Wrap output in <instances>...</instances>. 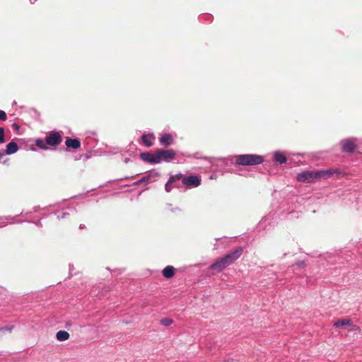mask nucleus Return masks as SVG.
<instances>
[{
	"instance_id": "nucleus-5",
	"label": "nucleus",
	"mask_w": 362,
	"mask_h": 362,
	"mask_svg": "<svg viewBox=\"0 0 362 362\" xmlns=\"http://www.w3.org/2000/svg\"><path fill=\"white\" fill-rule=\"evenodd\" d=\"M296 179L298 182H313L317 180V170L310 171L305 170L297 175Z\"/></svg>"
},
{
	"instance_id": "nucleus-17",
	"label": "nucleus",
	"mask_w": 362,
	"mask_h": 362,
	"mask_svg": "<svg viewBox=\"0 0 362 362\" xmlns=\"http://www.w3.org/2000/svg\"><path fill=\"white\" fill-rule=\"evenodd\" d=\"M274 158H275V160L279 162V163H284L286 161V156L283 153H279V152L275 153Z\"/></svg>"
},
{
	"instance_id": "nucleus-19",
	"label": "nucleus",
	"mask_w": 362,
	"mask_h": 362,
	"mask_svg": "<svg viewBox=\"0 0 362 362\" xmlns=\"http://www.w3.org/2000/svg\"><path fill=\"white\" fill-rule=\"evenodd\" d=\"M346 329L349 332L357 331V332H360V331H361L360 327L356 325H354L352 323L351 320L350 321V324L348 325V326H347V327H346Z\"/></svg>"
},
{
	"instance_id": "nucleus-26",
	"label": "nucleus",
	"mask_w": 362,
	"mask_h": 362,
	"mask_svg": "<svg viewBox=\"0 0 362 362\" xmlns=\"http://www.w3.org/2000/svg\"><path fill=\"white\" fill-rule=\"evenodd\" d=\"M4 156V154H2L1 152H0V159L1 158V157Z\"/></svg>"
},
{
	"instance_id": "nucleus-7",
	"label": "nucleus",
	"mask_w": 362,
	"mask_h": 362,
	"mask_svg": "<svg viewBox=\"0 0 362 362\" xmlns=\"http://www.w3.org/2000/svg\"><path fill=\"white\" fill-rule=\"evenodd\" d=\"M140 157L144 161L151 163H159V160L157 159L156 151L154 153L149 152L142 153H141Z\"/></svg>"
},
{
	"instance_id": "nucleus-6",
	"label": "nucleus",
	"mask_w": 362,
	"mask_h": 362,
	"mask_svg": "<svg viewBox=\"0 0 362 362\" xmlns=\"http://www.w3.org/2000/svg\"><path fill=\"white\" fill-rule=\"evenodd\" d=\"M180 180H182L183 185L187 187H197L201 184V177L198 175L185 177L182 175V177Z\"/></svg>"
},
{
	"instance_id": "nucleus-11",
	"label": "nucleus",
	"mask_w": 362,
	"mask_h": 362,
	"mask_svg": "<svg viewBox=\"0 0 362 362\" xmlns=\"http://www.w3.org/2000/svg\"><path fill=\"white\" fill-rule=\"evenodd\" d=\"M160 143L165 146H168L173 143V138L170 134H164L159 139Z\"/></svg>"
},
{
	"instance_id": "nucleus-4",
	"label": "nucleus",
	"mask_w": 362,
	"mask_h": 362,
	"mask_svg": "<svg viewBox=\"0 0 362 362\" xmlns=\"http://www.w3.org/2000/svg\"><path fill=\"white\" fill-rule=\"evenodd\" d=\"M157 159L159 163L162 161L170 162L176 156V152L173 149H157L156 150Z\"/></svg>"
},
{
	"instance_id": "nucleus-1",
	"label": "nucleus",
	"mask_w": 362,
	"mask_h": 362,
	"mask_svg": "<svg viewBox=\"0 0 362 362\" xmlns=\"http://www.w3.org/2000/svg\"><path fill=\"white\" fill-rule=\"evenodd\" d=\"M243 254V248L241 247H237L235 250L226 255L224 257L218 259L210 267V269L217 272H221L227 267L233 264Z\"/></svg>"
},
{
	"instance_id": "nucleus-3",
	"label": "nucleus",
	"mask_w": 362,
	"mask_h": 362,
	"mask_svg": "<svg viewBox=\"0 0 362 362\" xmlns=\"http://www.w3.org/2000/svg\"><path fill=\"white\" fill-rule=\"evenodd\" d=\"M236 163L241 165H254L263 162V158L260 156L244 154L236 157Z\"/></svg>"
},
{
	"instance_id": "nucleus-10",
	"label": "nucleus",
	"mask_w": 362,
	"mask_h": 362,
	"mask_svg": "<svg viewBox=\"0 0 362 362\" xmlns=\"http://www.w3.org/2000/svg\"><path fill=\"white\" fill-rule=\"evenodd\" d=\"M182 177V174H181V173L171 176L165 186V189L166 192H170L173 188V184L176 180H180Z\"/></svg>"
},
{
	"instance_id": "nucleus-15",
	"label": "nucleus",
	"mask_w": 362,
	"mask_h": 362,
	"mask_svg": "<svg viewBox=\"0 0 362 362\" xmlns=\"http://www.w3.org/2000/svg\"><path fill=\"white\" fill-rule=\"evenodd\" d=\"M350 321H351V320L347 319V318L339 319L337 321H336L334 323V327H335L337 328L340 327H345V328H346V327H347L348 325L350 324Z\"/></svg>"
},
{
	"instance_id": "nucleus-18",
	"label": "nucleus",
	"mask_w": 362,
	"mask_h": 362,
	"mask_svg": "<svg viewBox=\"0 0 362 362\" xmlns=\"http://www.w3.org/2000/svg\"><path fill=\"white\" fill-rule=\"evenodd\" d=\"M142 141L144 142V144L148 146V147H150L153 145V143L152 141H151V136H148V135H143L142 137Z\"/></svg>"
},
{
	"instance_id": "nucleus-8",
	"label": "nucleus",
	"mask_w": 362,
	"mask_h": 362,
	"mask_svg": "<svg viewBox=\"0 0 362 362\" xmlns=\"http://www.w3.org/2000/svg\"><path fill=\"white\" fill-rule=\"evenodd\" d=\"M65 145L67 148L78 149L81 147V141L78 139L67 137L66 139Z\"/></svg>"
},
{
	"instance_id": "nucleus-13",
	"label": "nucleus",
	"mask_w": 362,
	"mask_h": 362,
	"mask_svg": "<svg viewBox=\"0 0 362 362\" xmlns=\"http://www.w3.org/2000/svg\"><path fill=\"white\" fill-rule=\"evenodd\" d=\"M18 150V146L17 144L14 141H11L6 145V153L8 155L13 154L17 152Z\"/></svg>"
},
{
	"instance_id": "nucleus-20",
	"label": "nucleus",
	"mask_w": 362,
	"mask_h": 362,
	"mask_svg": "<svg viewBox=\"0 0 362 362\" xmlns=\"http://www.w3.org/2000/svg\"><path fill=\"white\" fill-rule=\"evenodd\" d=\"M173 323V320L168 317L163 318L160 320V324L163 326H169Z\"/></svg>"
},
{
	"instance_id": "nucleus-14",
	"label": "nucleus",
	"mask_w": 362,
	"mask_h": 362,
	"mask_svg": "<svg viewBox=\"0 0 362 362\" xmlns=\"http://www.w3.org/2000/svg\"><path fill=\"white\" fill-rule=\"evenodd\" d=\"M317 179H328L332 176L331 168L323 170H317Z\"/></svg>"
},
{
	"instance_id": "nucleus-25",
	"label": "nucleus",
	"mask_w": 362,
	"mask_h": 362,
	"mask_svg": "<svg viewBox=\"0 0 362 362\" xmlns=\"http://www.w3.org/2000/svg\"><path fill=\"white\" fill-rule=\"evenodd\" d=\"M6 119H7L6 113L3 110H0V120L5 121Z\"/></svg>"
},
{
	"instance_id": "nucleus-21",
	"label": "nucleus",
	"mask_w": 362,
	"mask_h": 362,
	"mask_svg": "<svg viewBox=\"0 0 362 362\" xmlns=\"http://www.w3.org/2000/svg\"><path fill=\"white\" fill-rule=\"evenodd\" d=\"M13 329H14V326L13 325L0 327V333L3 332H5V331H8L9 332H11Z\"/></svg>"
},
{
	"instance_id": "nucleus-22",
	"label": "nucleus",
	"mask_w": 362,
	"mask_h": 362,
	"mask_svg": "<svg viewBox=\"0 0 362 362\" xmlns=\"http://www.w3.org/2000/svg\"><path fill=\"white\" fill-rule=\"evenodd\" d=\"M150 177H151V176L143 177L141 179H140L139 180L136 182L135 185H140V184H141L143 182H148L149 180H150Z\"/></svg>"
},
{
	"instance_id": "nucleus-23",
	"label": "nucleus",
	"mask_w": 362,
	"mask_h": 362,
	"mask_svg": "<svg viewBox=\"0 0 362 362\" xmlns=\"http://www.w3.org/2000/svg\"><path fill=\"white\" fill-rule=\"evenodd\" d=\"M4 136L5 134L4 128L0 127V144H3L5 142Z\"/></svg>"
},
{
	"instance_id": "nucleus-16",
	"label": "nucleus",
	"mask_w": 362,
	"mask_h": 362,
	"mask_svg": "<svg viewBox=\"0 0 362 362\" xmlns=\"http://www.w3.org/2000/svg\"><path fill=\"white\" fill-rule=\"evenodd\" d=\"M56 337L60 341H65L69 338V334L66 331L60 330L57 333Z\"/></svg>"
},
{
	"instance_id": "nucleus-12",
	"label": "nucleus",
	"mask_w": 362,
	"mask_h": 362,
	"mask_svg": "<svg viewBox=\"0 0 362 362\" xmlns=\"http://www.w3.org/2000/svg\"><path fill=\"white\" fill-rule=\"evenodd\" d=\"M162 274L164 277L170 279L175 275V268L168 265L163 269Z\"/></svg>"
},
{
	"instance_id": "nucleus-24",
	"label": "nucleus",
	"mask_w": 362,
	"mask_h": 362,
	"mask_svg": "<svg viewBox=\"0 0 362 362\" xmlns=\"http://www.w3.org/2000/svg\"><path fill=\"white\" fill-rule=\"evenodd\" d=\"M331 170H332V176L334 175H336L339 176V175L343 174V173L339 168H331Z\"/></svg>"
},
{
	"instance_id": "nucleus-9",
	"label": "nucleus",
	"mask_w": 362,
	"mask_h": 362,
	"mask_svg": "<svg viewBox=\"0 0 362 362\" xmlns=\"http://www.w3.org/2000/svg\"><path fill=\"white\" fill-rule=\"evenodd\" d=\"M342 149L345 152H353L356 149V144L354 141L346 139L342 142Z\"/></svg>"
},
{
	"instance_id": "nucleus-2",
	"label": "nucleus",
	"mask_w": 362,
	"mask_h": 362,
	"mask_svg": "<svg viewBox=\"0 0 362 362\" xmlns=\"http://www.w3.org/2000/svg\"><path fill=\"white\" fill-rule=\"evenodd\" d=\"M62 141V135L57 132H51L46 137V141L45 142L42 139H37L36 141V145L42 149H47V145L51 146H57L59 145Z\"/></svg>"
}]
</instances>
